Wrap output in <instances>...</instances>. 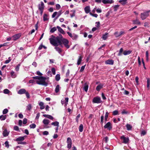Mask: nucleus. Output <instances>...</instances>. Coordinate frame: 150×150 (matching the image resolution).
<instances>
[{
	"label": "nucleus",
	"mask_w": 150,
	"mask_h": 150,
	"mask_svg": "<svg viewBox=\"0 0 150 150\" xmlns=\"http://www.w3.org/2000/svg\"><path fill=\"white\" fill-rule=\"evenodd\" d=\"M61 35L57 37H55L53 35H51V37L49 39L50 43L52 45L55 46H57L58 45H59Z\"/></svg>",
	"instance_id": "nucleus-1"
},
{
	"label": "nucleus",
	"mask_w": 150,
	"mask_h": 150,
	"mask_svg": "<svg viewBox=\"0 0 150 150\" xmlns=\"http://www.w3.org/2000/svg\"><path fill=\"white\" fill-rule=\"evenodd\" d=\"M49 77L40 76V77L39 80H37L36 81L37 84L44 86H47L48 85V83L46 81V80H49Z\"/></svg>",
	"instance_id": "nucleus-2"
},
{
	"label": "nucleus",
	"mask_w": 150,
	"mask_h": 150,
	"mask_svg": "<svg viewBox=\"0 0 150 150\" xmlns=\"http://www.w3.org/2000/svg\"><path fill=\"white\" fill-rule=\"evenodd\" d=\"M69 42L67 39L63 38L62 35H61V38L59 45H62L63 44L65 47L67 49H68L70 47V46L68 45Z\"/></svg>",
	"instance_id": "nucleus-3"
},
{
	"label": "nucleus",
	"mask_w": 150,
	"mask_h": 150,
	"mask_svg": "<svg viewBox=\"0 0 150 150\" xmlns=\"http://www.w3.org/2000/svg\"><path fill=\"white\" fill-rule=\"evenodd\" d=\"M18 93L19 94H25L27 98H30V94L28 92L26 91L24 88H22L19 90L18 92Z\"/></svg>",
	"instance_id": "nucleus-4"
},
{
	"label": "nucleus",
	"mask_w": 150,
	"mask_h": 150,
	"mask_svg": "<svg viewBox=\"0 0 150 150\" xmlns=\"http://www.w3.org/2000/svg\"><path fill=\"white\" fill-rule=\"evenodd\" d=\"M150 11H146L141 14V18L142 20H144L146 19V18L148 17L149 15V13Z\"/></svg>",
	"instance_id": "nucleus-5"
},
{
	"label": "nucleus",
	"mask_w": 150,
	"mask_h": 150,
	"mask_svg": "<svg viewBox=\"0 0 150 150\" xmlns=\"http://www.w3.org/2000/svg\"><path fill=\"white\" fill-rule=\"evenodd\" d=\"M121 140L122 141V142L125 144L128 143L129 142V139L128 137H125V135H122L120 137Z\"/></svg>",
	"instance_id": "nucleus-6"
},
{
	"label": "nucleus",
	"mask_w": 150,
	"mask_h": 150,
	"mask_svg": "<svg viewBox=\"0 0 150 150\" xmlns=\"http://www.w3.org/2000/svg\"><path fill=\"white\" fill-rule=\"evenodd\" d=\"M104 127L105 129H107L108 130H110L112 128V126L110 122H108L104 126Z\"/></svg>",
	"instance_id": "nucleus-7"
},
{
	"label": "nucleus",
	"mask_w": 150,
	"mask_h": 150,
	"mask_svg": "<svg viewBox=\"0 0 150 150\" xmlns=\"http://www.w3.org/2000/svg\"><path fill=\"white\" fill-rule=\"evenodd\" d=\"M93 102L94 103H100L102 102V101L100 97H97L93 98Z\"/></svg>",
	"instance_id": "nucleus-8"
},
{
	"label": "nucleus",
	"mask_w": 150,
	"mask_h": 150,
	"mask_svg": "<svg viewBox=\"0 0 150 150\" xmlns=\"http://www.w3.org/2000/svg\"><path fill=\"white\" fill-rule=\"evenodd\" d=\"M67 147L68 149H70L71 147L72 142L70 138L68 137L67 139Z\"/></svg>",
	"instance_id": "nucleus-9"
},
{
	"label": "nucleus",
	"mask_w": 150,
	"mask_h": 150,
	"mask_svg": "<svg viewBox=\"0 0 150 150\" xmlns=\"http://www.w3.org/2000/svg\"><path fill=\"white\" fill-rule=\"evenodd\" d=\"M69 100V98L68 97L66 98L65 100H62L61 101V103L62 105H64L65 107H66L68 104Z\"/></svg>",
	"instance_id": "nucleus-10"
},
{
	"label": "nucleus",
	"mask_w": 150,
	"mask_h": 150,
	"mask_svg": "<svg viewBox=\"0 0 150 150\" xmlns=\"http://www.w3.org/2000/svg\"><path fill=\"white\" fill-rule=\"evenodd\" d=\"M21 34L18 33L12 36L13 40L14 41L18 39L21 36Z\"/></svg>",
	"instance_id": "nucleus-11"
},
{
	"label": "nucleus",
	"mask_w": 150,
	"mask_h": 150,
	"mask_svg": "<svg viewBox=\"0 0 150 150\" xmlns=\"http://www.w3.org/2000/svg\"><path fill=\"white\" fill-rule=\"evenodd\" d=\"M38 8L39 10H44V4L42 1L41 2V4L38 5Z\"/></svg>",
	"instance_id": "nucleus-12"
},
{
	"label": "nucleus",
	"mask_w": 150,
	"mask_h": 150,
	"mask_svg": "<svg viewBox=\"0 0 150 150\" xmlns=\"http://www.w3.org/2000/svg\"><path fill=\"white\" fill-rule=\"evenodd\" d=\"M102 2L104 4H112L114 2L113 0H102Z\"/></svg>",
	"instance_id": "nucleus-13"
},
{
	"label": "nucleus",
	"mask_w": 150,
	"mask_h": 150,
	"mask_svg": "<svg viewBox=\"0 0 150 150\" xmlns=\"http://www.w3.org/2000/svg\"><path fill=\"white\" fill-rule=\"evenodd\" d=\"M105 63L106 64L112 65L114 64V60L112 59H109L105 61Z\"/></svg>",
	"instance_id": "nucleus-14"
},
{
	"label": "nucleus",
	"mask_w": 150,
	"mask_h": 150,
	"mask_svg": "<svg viewBox=\"0 0 150 150\" xmlns=\"http://www.w3.org/2000/svg\"><path fill=\"white\" fill-rule=\"evenodd\" d=\"M56 51H57L61 56H63L64 54L61 53L62 52V50L60 48L57 47V46H55V47Z\"/></svg>",
	"instance_id": "nucleus-15"
},
{
	"label": "nucleus",
	"mask_w": 150,
	"mask_h": 150,
	"mask_svg": "<svg viewBox=\"0 0 150 150\" xmlns=\"http://www.w3.org/2000/svg\"><path fill=\"white\" fill-rule=\"evenodd\" d=\"M103 85L104 84L102 83L99 84L96 87V90L98 91H100V89L103 88Z\"/></svg>",
	"instance_id": "nucleus-16"
},
{
	"label": "nucleus",
	"mask_w": 150,
	"mask_h": 150,
	"mask_svg": "<svg viewBox=\"0 0 150 150\" xmlns=\"http://www.w3.org/2000/svg\"><path fill=\"white\" fill-rule=\"evenodd\" d=\"M84 11L86 13H89L91 12L90 11V8L89 6H86L84 8Z\"/></svg>",
	"instance_id": "nucleus-17"
},
{
	"label": "nucleus",
	"mask_w": 150,
	"mask_h": 150,
	"mask_svg": "<svg viewBox=\"0 0 150 150\" xmlns=\"http://www.w3.org/2000/svg\"><path fill=\"white\" fill-rule=\"evenodd\" d=\"M25 136L23 137H20L16 139V141L17 142H21L23 141L25 139Z\"/></svg>",
	"instance_id": "nucleus-18"
},
{
	"label": "nucleus",
	"mask_w": 150,
	"mask_h": 150,
	"mask_svg": "<svg viewBox=\"0 0 150 150\" xmlns=\"http://www.w3.org/2000/svg\"><path fill=\"white\" fill-rule=\"evenodd\" d=\"M133 24H134L140 25L141 22L137 18L135 20L133 21Z\"/></svg>",
	"instance_id": "nucleus-19"
},
{
	"label": "nucleus",
	"mask_w": 150,
	"mask_h": 150,
	"mask_svg": "<svg viewBox=\"0 0 150 150\" xmlns=\"http://www.w3.org/2000/svg\"><path fill=\"white\" fill-rule=\"evenodd\" d=\"M88 84L87 83H85L84 85L83 89L86 92L88 91Z\"/></svg>",
	"instance_id": "nucleus-20"
},
{
	"label": "nucleus",
	"mask_w": 150,
	"mask_h": 150,
	"mask_svg": "<svg viewBox=\"0 0 150 150\" xmlns=\"http://www.w3.org/2000/svg\"><path fill=\"white\" fill-rule=\"evenodd\" d=\"M57 28L58 31L60 33L63 34H65L64 31L60 27L57 26Z\"/></svg>",
	"instance_id": "nucleus-21"
},
{
	"label": "nucleus",
	"mask_w": 150,
	"mask_h": 150,
	"mask_svg": "<svg viewBox=\"0 0 150 150\" xmlns=\"http://www.w3.org/2000/svg\"><path fill=\"white\" fill-rule=\"evenodd\" d=\"M39 105L40 106V109L42 110L45 108V106L44 105V103L42 102H40L39 103Z\"/></svg>",
	"instance_id": "nucleus-22"
},
{
	"label": "nucleus",
	"mask_w": 150,
	"mask_h": 150,
	"mask_svg": "<svg viewBox=\"0 0 150 150\" xmlns=\"http://www.w3.org/2000/svg\"><path fill=\"white\" fill-rule=\"evenodd\" d=\"M43 116L51 120H53L54 119V117L50 115L44 114L43 115Z\"/></svg>",
	"instance_id": "nucleus-23"
},
{
	"label": "nucleus",
	"mask_w": 150,
	"mask_h": 150,
	"mask_svg": "<svg viewBox=\"0 0 150 150\" xmlns=\"http://www.w3.org/2000/svg\"><path fill=\"white\" fill-rule=\"evenodd\" d=\"M126 126L127 128V129L128 130H131L132 128V126L128 124H127L126 125Z\"/></svg>",
	"instance_id": "nucleus-24"
},
{
	"label": "nucleus",
	"mask_w": 150,
	"mask_h": 150,
	"mask_svg": "<svg viewBox=\"0 0 150 150\" xmlns=\"http://www.w3.org/2000/svg\"><path fill=\"white\" fill-rule=\"evenodd\" d=\"M42 122L44 125H47L50 122V121L48 120L44 119L43 120Z\"/></svg>",
	"instance_id": "nucleus-25"
},
{
	"label": "nucleus",
	"mask_w": 150,
	"mask_h": 150,
	"mask_svg": "<svg viewBox=\"0 0 150 150\" xmlns=\"http://www.w3.org/2000/svg\"><path fill=\"white\" fill-rule=\"evenodd\" d=\"M9 134V132L7 131L6 129H5L3 132V134L4 137H6Z\"/></svg>",
	"instance_id": "nucleus-26"
},
{
	"label": "nucleus",
	"mask_w": 150,
	"mask_h": 150,
	"mask_svg": "<svg viewBox=\"0 0 150 150\" xmlns=\"http://www.w3.org/2000/svg\"><path fill=\"white\" fill-rule=\"evenodd\" d=\"M132 52V51L130 50H126L124 51L123 54L124 55H126L130 54Z\"/></svg>",
	"instance_id": "nucleus-27"
},
{
	"label": "nucleus",
	"mask_w": 150,
	"mask_h": 150,
	"mask_svg": "<svg viewBox=\"0 0 150 150\" xmlns=\"http://www.w3.org/2000/svg\"><path fill=\"white\" fill-rule=\"evenodd\" d=\"M7 117V116L6 115H2L0 116V120L1 121H3L5 120Z\"/></svg>",
	"instance_id": "nucleus-28"
},
{
	"label": "nucleus",
	"mask_w": 150,
	"mask_h": 150,
	"mask_svg": "<svg viewBox=\"0 0 150 150\" xmlns=\"http://www.w3.org/2000/svg\"><path fill=\"white\" fill-rule=\"evenodd\" d=\"M11 76L12 78H14L17 76V75L15 73L14 71H12L11 72Z\"/></svg>",
	"instance_id": "nucleus-29"
},
{
	"label": "nucleus",
	"mask_w": 150,
	"mask_h": 150,
	"mask_svg": "<svg viewBox=\"0 0 150 150\" xmlns=\"http://www.w3.org/2000/svg\"><path fill=\"white\" fill-rule=\"evenodd\" d=\"M32 108V105L29 104L26 106V110H27L30 111L31 109Z\"/></svg>",
	"instance_id": "nucleus-30"
},
{
	"label": "nucleus",
	"mask_w": 150,
	"mask_h": 150,
	"mask_svg": "<svg viewBox=\"0 0 150 150\" xmlns=\"http://www.w3.org/2000/svg\"><path fill=\"white\" fill-rule=\"evenodd\" d=\"M51 124L54 126H56L57 127H59V122L57 121H55L54 122H52L51 123Z\"/></svg>",
	"instance_id": "nucleus-31"
},
{
	"label": "nucleus",
	"mask_w": 150,
	"mask_h": 150,
	"mask_svg": "<svg viewBox=\"0 0 150 150\" xmlns=\"http://www.w3.org/2000/svg\"><path fill=\"white\" fill-rule=\"evenodd\" d=\"M82 57L81 56H79L77 61V64L79 65L80 64L82 60Z\"/></svg>",
	"instance_id": "nucleus-32"
},
{
	"label": "nucleus",
	"mask_w": 150,
	"mask_h": 150,
	"mask_svg": "<svg viewBox=\"0 0 150 150\" xmlns=\"http://www.w3.org/2000/svg\"><path fill=\"white\" fill-rule=\"evenodd\" d=\"M60 79V75L59 74H57L55 77V79L56 81H58Z\"/></svg>",
	"instance_id": "nucleus-33"
},
{
	"label": "nucleus",
	"mask_w": 150,
	"mask_h": 150,
	"mask_svg": "<svg viewBox=\"0 0 150 150\" xmlns=\"http://www.w3.org/2000/svg\"><path fill=\"white\" fill-rule=\"evenodd\" d=\"M59 88L60 87L59 85H57L55 88V92L56 93H57L59 92Z\"/></svg>",
	"instance_id": "nucleus-34"
},
{
	"label": "nucleus",
	"mask_w": 150,
	"mask_h": 150,
	"mask_svg": "<svg viewBox=\"0 0 150 150\" xmlns=\"http://www.w3.org/2000/svg\"><path fill=\"white\" fill-rule=\"evenodd\" d=\"M127 0H120L119 1V2L121 3L123 5H125L126 3V1Z\"/></svg>",
	"instance_id": "nucleus-35"
},
{
	"label": "nucleus",
	"mask_w": 150,
	"mask_h": 150,
	"mask_svg": "<svg viewBox=\"0 0 150 150\" xmlns=\"http://www.w3.org/2000/svg\"><path fill=\"white\" fill-rule=\"evenodd\" d=\"M83 126L82 124H81L79 127V130L80 132H82L83 130Z\"/></svg>",
	"instance_id": "nucleus-36"
},
{
	"label": "nucleus",
	"mask_w": 150,
	"mask_h": 150,
	"mask_svg": "<svg viewBox=\"0 0 150 150\" xmlns=\"http://www.w3.org/2000/svg\"><path fill=\"white\" fill-rule=\"evenodd\" d=\"M47 15L46 14H44L43 16V21H46L48 20V18H47Z\"/></svg>",
	"instance_id": "nucleus-37"
},
{
	"label": "nucleus",
	"mask_w": 150,
	"mask_h": 150,
	"mask_svg": "<svg viewBox=\"0 0 150 150\" xmlns=\"http://www.w3.org/2000/svg\"><path fill=\"white\" fill-rule=\"evenodd\" d=\"M109 113L108 112H106L105 113V122L107 121Z\"/></svg>",
	"instance_id": "nucleus-38"
},
{
	"label": "nucleus",
	"mask_w": 150,
	"mask_h": 150,
	"mask_svg": "<svg viewBox=\"0 0 150 150\" xmlns=\"http://www.w3.org/2000/svg\"><path fill=\"white\" fill-rule=\"evenodd\" d=\"M71 12H73V13L72 14H70L71 17V18H72L73 17L75 16V13H76V11L75 10H71Z\"/></svg>",
	"instance_id": "nucleus-39"
},
{
	"label": "nucleus",
	"mask_w": 150,
	"mask_h": 150,
	"mask_svg": "<svg viewBox=\"0 0 150 150\" xmlns=\"http://www.w3.org/2000/svg\"><path fill=\"white\" fill-rule=\"evenodd\" d=\"M104 119V116L103 115H101L100 117V123L101 125H103V120Z\"/></svg>",
	"instance_id": "nucleus-40"
},
{
	"label": "nucleus",
	"mask_w": 150,
	"mask_h": 150,
	"mask_svg": "<svg viewBox=\"0 0 150 150\" xmlns=\"http://www.w3.org/2000/svg\"><path fill=\"white\" fill-rule=\"evenodd\" d=\"M57 28H56V27H54L50 30V32L51 33H53L54 31H56L57 30Z\"/></svg>",
	"instance_id": "nucleus-41"
},
{
	"label": "nucleus",
	"mask_w": 150,
	"mask_h": 150,
	"mask_svg": "<svg viewBox=\"0 0 150 150\" xmlns=\"http://www.w3.org/2000/svg\"><path fill=\"white\" fill-rule=\"evenodd\" d=\"M107 33H105V34L103 35L102 36V38L103 40H105L108 37L107 35H108Z\"/></svg>",
	"instance_id": "nucleus-42"
},
{
	"label": "nucleus",
	"mask_w": 150,
	"mask_h": 150,
	"mask_svg": "<svg viewBox=\"0 0 150 150\" xmlns=\"http://www.w3.org/2000/svg\"><path fill=\"white\" fill-rule=\"evenodd\" d=\"M119 7V5H115L114 6V11H116Z\"/></svg>",
	"instance_id": "nucleus-43"
},
{
	"label": "nucleus",
	"mask_w": 150,
	"mask_h": 150,
	"mask_svg": "<svg viewBox=\"0 0 150 150\" xmlns=\"http://www.w3.org/2000/svg\"><path fill=\"white\" fill-rule=\"evenodd\" d=\"M78 37V36L76 34H73V37H72V39L74 40H76Z\"/></svg>",
	"instance_id": "nucleus-44"
},
{
	"label": "nucleus",
	"mask_w": 150,
	"mask_h": 150,
	"mask_svg": "<svg viewBox=\"0 0 150 150\" xmlns=\"http://www.w3.org/2000/svg\"><path fill=\"white\" fill-rule=\"evenodd\" d=\"M36 127V125L34 123L30 125V127L31 129H34Z\"/></svg>",
	"instance_id": "nucleus-45"
},
{
	"label": "nucleus",
	"mask_w": 150,
	"mask_h": 150,
	"mask_svg": "<svg viewBox=\"0 0 150 150\" xmlns=\"http://www.w3.org/2000/svg\"><path fill=\"white\" fill-rule=\"evenodd\" d=\"M3 92L5 94H8L10 92V91L7 89H6L3 91Z\"/></svg>",
	"instance_id": "nucleus-46"
},
{
	"label": "nucleus",
	"mask_w": 150,
	"mask_h": 150,
	"mask_svg": "<svg viewBox=\"0 0 150 150\" xmlns=\"http://www.w3.org/2000/svg\"><path fill=\"white\" fill-rule=\"evenodd\" d=\"M14 129L15 130L18 132H19L20 130L19 129L18 127L17 126H15L13 127Z\"/></svg>",
	"instance_id": "nucleus-47"
},
{
	"label": "nucleus",
	"mask_w": 150,
	"mask_h": 150,
	"mask_svg": "<svg viewBox=\"0 0 150 150\" xmlns=\"http://www.w3.org/2000/svg\"><path fill=\"white\" fill-rule=\"evenodd\" d=\"M20 66V64H19L16 67L15 70L16 71H18L19 70Z\"/></svg>",
	"instance_id": "nucleus-48"
},
{
	"label": "nucleus",
	"mask_w": 150,
	"mask_h": 150,
	"mask_svg": "<svg viewBox=\"0 0 150 150\" xmlns=\"http://www.w3.org/2000/svg\"><path fill=\"white\" fill-rule=\"evenodd\" d=\"M8 112V110L6 108L3 111L2 113L3 114H5L7 113Z\"/></svg>",
	"instance_id": "nucleus-49"
},
{
	"label": "nucleus",
	"mask_w": 150,
	"mask_h": 150,
	"mask_svg": "<svg viewBox=\"0 0 150 150\" xmlns=\"http://www.w3.org/2000/svg\"><path fill=\"white\" fill-rule=\"evenodd\" d=\"M146 132L145 130L142 131L141 133V136H144L146 134Z\"/></svg>",
	"instance_id": "nucleus-50"
},
{
	"label": "nucleus",
	"mask_w": 150,
	"mask_h": 150,
	"mask_svg": "<svg viewBox=\"0 0 150 150\" xmlns=\"http://www.w3.org/2000/svg\"><path fill=\"white\" fill-rule=\"evenodd\" d=\"M113 115H116L118 114V112L117 110H115L113 111L112 112Z\"/></svg>",
	"instance_id": "nucleus-51"
},
{
	"label": "nucleus",
	"mask_w": 150,
	"mask_h": 150,
	"mask_svg": "<svg viewBox=\"0 0 150 150\" xmlns=\"http://www.w3.org/2000/svg\"><path fill=\"white\" fill-rule=\"evenodd\" d=\"M18 144H23L25 145L27 143L26 142H18Z\"/></svg>",
	"instance_id": "nucleus-52"
},
{
	"label": "nucleus",
	"mask_w": 150,
	"mask_h": 150,
	"mask_svg": "<svg viewBox=\"0 0 150 150\" xmlns=\"http://www.w3.org/2000/svg\"><path fill=\"white\" fill-rule=\"evenodd\" d=\"M90 14L91 16L97 18L98 16V15L96 14H93L91 12L90 13Z\"/></svg>",
	"instance_id": "nucleus-53"
},
{
	"label": "nucleus",
	"mask_w": 150,
	"mask_h": 150,
	"mask_svg": "<svg viewBox=\"0 0 150 150\" xmlns=\"http://www.w3.org/2000/svg\"><path fill=\"white\" fill-rule=\"evenodd\" d=\"M51 71L52 72V74L53 75H55L56 74L55 72V69L54 68H52L51 69Z\"/></svg>",
	"instance_id": "nucleus-54"
},
{
	"label": "nucleus",
	"mask_w": 150,
	"mask_h": 150,
	"mask_svg": "<svg viewBox=\"0 0 150 150\" xmlns=\"http://www.w3.org/2000/svg\"><path fill=\"white\" fill-rule=\"evenodd\" d=\"M57 11H55V12H54L53 13V14H52V18H54L55 16H56V15H57Z\"/></svg>",
	"instance_id": "nucleus-55"
},
{
	"label": "nucleus",
	"mask_w": 150,
	"mask_h": 150,
	"mask_svg": "<svg viewBox=\"0 0 150 150\" xmlns=\"http://www.w3.org/2000/svg\"><path fill=\"white\" fill-rule=\"evenodd\" d=\"M123 49L122 48H121L119 50V53L118 54V55L120 56L121 55V54H122V52H123Z\"/></svg>",
	"instance_id": "nucleus-56"
},
{
	"label": "nucleus",
	"mask_w": 150,
	"mask_h": 150,
	"mask_svg": "<svg viewBox=\"0 0 150 150\" xmlns=\"http://www.w3.org/2000/svg\"><path fill=\"white\" fill-rule=\"evenodd\" d=\"M61 8L59 4H57L56 5V8L57 9L59 10Z\"/></svg>",
	"instance_id": "nucleus-57"
},
{
	"label": "nucleus",
	"mask_w": 150,
	"mask_h": 150,
	"mask_svg": "<svg viewBox=\"0 0 150 150\" xmlns=\"http://www.w3.org/2000/svg\"><path fill=\"white\" fill-rule=\"evenodd\" d=\"M80 114H79L78 115L76 116V122H78V120L79 118L80 117Z\"/></svg>",
	"instance_id": "nucleus-58"
},
{
	"label": "nucleus",
	"mask_w": 150,
	"mask_h": 150,
	"mask_svg": "<svg viewBox=\"0 0 150 150\" xmlns=\"http://www.w3.org/2000/svg\"><path fill=\"white\" fill-rule=\"evenodd\" d=\"M4 144L5 145V147H6L7 148L9 147V145L8 142V141H6L5 142Z\"/></svg>",
	"instance_id": "nucleus-59"
},
{
	"label": "nucleus",
	"mask_w": 150,
	"mask_h": 150,
	"mask_svg": "<svg viewBox=\"0 0 150 150\" xmlns=\"http://www.w3.org/2000/svg\"><path fill=\"white\" fill-rule=\"evenodd\" d=\"M114 34L116 37H119V33L117 31L115 32L114 33Z\"/></svg>",
	"instance_id": "nucleus-60"
},
{
	"label": "nucleus",
	"mask_w": 150,
	"mask_h": 150,
	"mask_svg": "<svg viewBox=\"0 0 150 150\" xmlns=\"http://www.w3.org/2000/svg\"><path fill=\"white\" fill-rule=\"evenodd\" d=\"M85 66H86V65L81 67V69L80 70V72H81L83 71V70H84V69H85Z\"/></svg>",
	"instance_id": "nucleus-61"
},
{
	"label": "nucleus",
	"mask_w": 150,
	"mask_h": 150,
	"mask_svg": "<svg viewBox=\"0 0 150 150\" xmlns=\"http://www.w3.org/2000/svg\"><path fill=\"white\" fill-rule=\"evenodd\" d=\"M40 77V76H35L33 77V78L34 79L39 80Z\"/></svg>",
	"instance_id": "nucleus-62"
},
{
	"label": "nucleus",
	"mask_w": 150,
	"mask_h": 150,
	"mask_svg": "<svg viewBox=\"0 0 150 150\" xmlns=\"http://www.w3.org/2000/svg\"><path fill=\"white\" fill-rule=\"evenodd\" d=\"M96 11L98 13H100L102 12V10L101 8H99L96 9Z\"/></svg>",
	"instance_id": "nucleus-63"
},
{
	"label": "nucleus",
	"mask_w": 150,
	"mask_h": 150,
	"mask_svg": "<svg viewBox=\"0 0 150 150\" xmlns=\"http://www.w3.org/2000/svg\"><path fill=\"white\" fill-rule=\"evenodd\" d=\"M35 81L34 79H31L29 81V83H35Z\"/></svg>",
	"instance_id": "nucleus-64"
}]
</instances>
